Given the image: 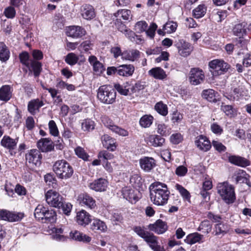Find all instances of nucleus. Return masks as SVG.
Returning <instances> with one entry per match:
<instances>
[{
    "label": "nucleus",
    "instance_id": "1",
    "mask_svg": "<svg viewBox=\"0 0 251 251\" xmlns=\"http://www.w3.org/2000/svg\"><path fill=\"white\" fill-rule=\"evenodd\" d=\"M150 197L153 203L157 205H163L167 203L170 191L165 184L156 182L150 186Z\"/></svg>",
    "mask_w": 251,
    "mask_h": 251
},
{
    "label": "nucleus",
    "instance_id": "2",
    "mask_svg": "<svg viewBox=\"0 0 251 251\" xmlns=\"http://www.w3.org/2000/svg\"><path fill=\"white\" fill-rule=\"evenodd\" d=\"M52 169L57 177L62 179H68L74 174L72 166L65 160L56 161L53 165Z\"/></svg>",
    "mask_w": 251,
    "mask_h": 251
},
{
    "label": "nucleus",
    "instance_id": "3",
    "mask_svg": "<svg viewBox=\"0 0 251 251\" xmlns=\"http://www.w3.org/2000/svg\"><path fill=\"white\" fill-rule=\"evenodd\" d=\"M97 97L101 102L105 104H111L115 101L116 92L111 86L102 85L98 90Z\"/></svg>",
    "mask_w": 251,
    "mask_h": 251
},
{
    "label": "nucleus",
    "instance_id": "4",
    "mask_svg": "<svg viewBox=\"0 0 251 251\" xmlns=\"http://www.w3.org/2000/svg\"><path fill=\"white\" fill-rule=\"evenodd\" d=\"M218 193L228 204L232 203L235 200L234 187L227 182L219 183L217 186Z\"/></svg>",
    "mask_w": 251,
    "mask_h": 251
},
{
    "label": "nucleus",
    "instance_id": "5",
    "mask_svg": "<svg viewBox=\"0 0 251 251\" xmlns=\"http://www.w3.org/2000/svg\"><path fill=\"white\" fill-rule=\"evenodd\" d=\"M210 71L214 76H218L226 73L230 68V65L223 60L214 59L209 63Z\"/></svg>",
    "mask_w": 251,
    "mask_h": 251
},
{
    "label": "nucleus",
    "instance_id": "6",
    "mask_svg": "<svg viewBox=\"0 0 251 251\" xmlns=\"http://www.w3.org/2000/svg\"><path fill=\"white\" fill-rule=\"evenodd\" d=\"M47 202L51 206L57 208L62 205L63 198L57 192L53 191H48L45 195Z\"/></svg>",
    "mask_w": 251,
    "mask_h": 251
},
{
    "label": "nucleus",
    "instance_id": "7",
    "mask_svg": "<svg viewBox=\"0 0 251 251\" xmlns=\"http://www.w3.org/2000/svg\"><path fill=\"white\" fill-rule=\"evenodd\" d=\"M175 46L178 50V54L184 57L189 56L193 50V46L188 42L183 39L176 41Z\"/></svg>",
    "mask_w": 251,
    "mask_h": 251
},
{
    "label": "nucleus",
    "instance_id": "8",
    "mask_svg": "<svg viewBox=\"0 0 251 251\" xmlns=\"http://www.w3.org/2000/svg\"><path fill=\"white\" fill-rule=\"evenodd\" d=\"M42 158L40 151L36 149L31 150L25 154L26 163H28L31 167L40 166Z\"/></svg>",
    "mask_w": 251,
    "mask_h": 251
},
{
    "label": "nucleus",
    "instance_id": "9",
    "mask_svg": "<svg viewBox=\"0 0 251 251\" xmlns=\"http://www.w3.org/2000/svg\"><path fill=\"white\" fill-rule=\"evenodd\" d=\"M204 72L199 68H192L189 73L190 83L193 85H197L201 83L204 81Z\"/></svg>",
    "mask_w": 251,
    "mask_h": 251
},
{
    "label": "nucleus",
    "instance_id": "10",
    "mask_svg": "<svg viewBox=\"0 0 251 251\" xmlns=\"http://www.w3.org/2000/svg\"><path fill=\"white\" fill-rule=\"evenodd\" d=\"M80 14L82 18L87 21H91L96 16L94 7L89 4H84L80 8Z\"/></svg>",
    "mask_w": 251,
    "mask_h": 251
},
{
    "label": "nucleus",
    "instance_id": "11",
    "mask_svg": "<svg viewBox=\"0 0 251 251\" xmlns=\"http://www.w3.org/2000/svg\"><path fill=\"white\" fill-rule=\"evenodd\" d=\"M157 239V237L150 232L144 240L153 251H165L163 247L158 245Z\"/></svg>",
    "mask_w": 251,
    "mask_h": 251
},
{
    "label": "nucleus",
    "instance_id": "12",
    "mask_svg": "<svg viewBox=\"0 0 251 251\" xmlns=\"http://www.w3.org/2000/svg\"><path fill=\"white\" fill-rule=\"evenodd\" d=\"M102 122L105 126L112 132L123 136L128 135V132L126 130L114 125L111 121L107 119V118H103Z\"/></svg>",
    "mask_w": 251,
    "mask_h": 251
},
{
    "label": "nucleus",
    "instance_id": "13",
    "mask_svg": "<svg viewBox=\"0 0 251 251\" xmlns=\"http://www.w3.org/2000/svg\"><path fill=\"white\" fill-rule=\"evenodd\" d=\"M148 228L158 234H161L167 230L168 226L165 222L158 219L154 224L149 225Z\"/></svg>",
    "mask_w": 251,
    "mask_h": 251
},
{
    "label": "nucleus",
    "instance_id": "14",
    "mask_svg": "<svg viewBox=\"0 0 251 251\" xmlns=\"http://www.w3.org/2000/svg\"><path fill=\"white\" fill-rule=\"evenodd\" d=\"M195 143L200 150L203 151H207L211 148L209 140L202 135H200L196 138Z\"/></svg>",
    "mask_w": 251,
    "mask_h": 251
},
{
    "label": "nucleus",
    "instance_id": "15",
    "mask_svg": "<svg viewBox=\"0 0 251 251\" xmlns=\"http://www.w3.org/2000/svg\"><path fill=\"white\" fill-rule=\"evenodd\" d=\"M139 164L144 171L149 172L155 166L156 162L152 157L145 156L140 159Z\"/></svg>",
    "mask_w": 251,
    "mask_h": 251
},
{
    "label": "nucleus",
    "instance_id": "16",
    "mask_svg": "<svg viewBox=\"0 0 251 251\" xmlns=\"http://www.w3.org/2000/svg\"><path fill=\"white\" fill-rule=\"evenodd\" d=\"M77 201L82 206H86L91 209L96 206L95 200L86 193L80 194L78 197Z\"/></svg>",
    "mask_w": 251,
    "mask_h": 251
},
{
    "label": "nucleus",
    "instance_id": "17",
    "mask_svg": "<svg viewBox=\"0 0 251 251\" xmlns=\"http://www.w3.org/2000/svg\"><path fill=\"white\" fill-rule=\"evenodd\" d=\"M37 147L42 152L51 151L54 149L53 142L49 138H42L37 142Z\"/></svg>",
    "mask_w": 251,
    "mask_h": 251
},
{
    "label": "nucleus",
    "instance_id": "18",
    "mask_svg": "<svg viewBox=\"0 0 251 251\" xmlns=\"http://www.w3.org/2000/svg\"><path fill=\"white\" fill-rule=\"evenodd\" d=\"M107 181L102 178H100L90 183L89 187L96 191L102 192L106 190L107 187Z\"/></svg>",
    "mask_w": 251,
    "mask_h": 251
},
{
    "label": "nucleus",
    "instance_id": "19",
    "mask_svg": "<svg viewBox=\"0 0 251 251\" xmlns=\"http://www.w3.org/2000/svg\"><path fill=\"white\" fill-rule=\"evenodd\" d=\"M123 198L131 203H135L138 200V197L135 194V191L130 187H125L122 190Z\"/></svg>",
    "mask_w": 251,
    "mask_h": 251
},
{
    "label": "nucleus",
    "instance_id": "20",
    "mask_svg": "<svg viewBox=\"0 0 251 251\" xmlns=\"http://www.w3.org/2000/svg\"><path fill=\"white\" fill-rule=\"evenodd\" d=\"M91 220L90 215L84 210L77 213L76 221L77 224L82 226L88 225Z\"/></svg>",
    "mask_w": 251,
    "mask_h": 251
},
{
    "label": "nucleus",
    "instance_id": "21",
    "mask_svg": "<svg viewBox=\"0 0 251 251\" xmlns=\"http://www.w3.org/2000/svg\"><path fill=\"white\" fill-rule=\"evenodd\" d=\"M249 176L243 170H239L232 176L236 183H246L251 187V182L249 180Z\"/></svg>",
    "mask_w": 251,
    "mask_h": 251
},
{
    "label": "nucleus",
    "instance_id": "22",
    "mask_svg": "<svg viewBox=\"0 0 251 251\" xmlns=\"http://www.w3.org/2000/svg\"><path fill=\"white\" fill-rule=\"evenodd\" d=\"M67 35L73 38H80L85 34V29L79 26H71L69 27Z\"/></svg>",
    "mask_w": 251,
    "mask_h": 251
},
{
    "label": "nucleus",
    "instance_id": "23",
    "mask_svg": "<svg viewBox=\"0 0 251 251\" xmlns=\"http://www.w3.org/2000/svg\"><path fill=\"white\" fill-rule=\"evenodd\" d=\"M230 229V226L228 224L224 222H220L214 225V232L216 236H223L228 233Z\"/></svg>",
    "mask_w": 251,
    "mask_h": 251
},
{
    "label": "nucleus",
    "instance_id": "24",
    "mask_svg": "<svg viewBox=\"0 0 251 251\" xmlns=\"http://www.w3.org/2000/svg\"><path fill=\"white\" fill-rule=\"evenodd\" d=\"M12 87L9 85H3L0 88V100L8 101L12 96Z\"/></svg>",
    "mask_w": 251,
    "mask_h": 251
},
{
    "label": "nucleus",
    "instance_id": "25",
    "mask_svg": "<svg viewBox=\"0 0 251 251\" xmlns=\"http://www.w3.org/2000/svg\"><path fill=\"white\" fill-rule=\"evenodd\" d=\"M228 161L235 165L245 167L250 165V161L242 157L236 155H231L228 157Z\"/></svg>",
    "mask_w": 251,
    "mask_h": 251
},
{
    "label": "nucleus",
    "instance_id": "26",
    "mask_svg": "<svg viewBox=\"0 0 251 251\" xmlns=\"http://www.w3.org/2000/svg\"><path fill=\"white\" fill-rule=\"evenodd\" d=\"M247 24L245 22L235 24L232 27L233 34L238 37H242L247 34Z\"/></svg>",
    "mask_w": 251,
    "mask_h": 251
},
{
    "label": "nucleus",
    "instance_id": "27",
    "mask_svg": "<svg viewBox=\"0 0 251 251\" xmlns=\"http://www.w3.org/2000/svg\"><path fill=\"white\" fill-rule=\"evenodd\" d=\"M135 70L133 65H122L119 66L118 75L123 76H130L132 75Z\"/></svg>",
    "mask_w": 251,
    "mask_h": 251
},
{
    "label": "nucleus",
    "instance_id": "28",
    "mask_svg": "<svg viewBox=\"0 0 251 251\" xmlns=\"http://www.w3.org/2000/svg\"><path fill=\"white\" fill-rule=\"evenodd\" d=\"M101 141L104 148L111 151H114L116 148L115 139L107 134H104L101 137Z\"/></svg>",
    "mask_w": 251,
    "mask_h": 251
},
{
    "label": "nucleus",
    "instance_id": "29",
    "mask_svg": "<svg viewBox=\"0 0 251 251\" xmlns=\"http://www.w3.org/2000/svg\"><path fill=\"white\" fill-rule=\"evenodd\" d=\"M242 88L240 86L234 88L229 93H226L225 96L231 101H238L243 95Z\"/></svg>",
    "mask_w": 251,
    "mask_h": 251
},
{
    "label": "nucleus",
    "instance_id": "30",
    "mask_svg": "<svg viewBox=\"0 0 251 251\" xmlns=\"http://www.w3.org/2000/svg\"><path fill=\"white\" fill-rule=\"evenodd\" d=\"M30 72H33L35 77H38L42 70V63L38 61L30 60V63L26 66Z\"/></svg>",
    "mask_w": 251,
    "mask_h": 251
},
{
    "label": "nucleus",
    "instance_id": "31",
    "mask_svg": "<svg viewBox=\"0 0 251 251\" xmlns=\"http://www.w3.org/2000/svg\"><path fill=\"white\" fill-rule=\"evenodd\" d=\"M44 105L43 101L38 99H34L29 101L27 105L28 111L32 114L34 115L36 110H39V108Z\"/></svg>",
    "mask_w": 251,
    "mask_h": 251
},
{
    "label": "nucleus",
    "instance_id": "32",
    "mask_svg": "<svg viewBox=\"0 0 251 251\" xmlns=\"http://www.w3.org/2000/svg\"><path fill=\"white\" fill-rule=\"evenodd\" d=\"M70 236L74 240L86 243L90 242L91 240L90 237L77 230L72 231L70 233Z\"/></svg>",
    "mask_w": 251,
    "mask_h": 251
},
{
    "label": "nucleus",
    "instance_id": "33",
    "mask_svg": "<svg viewBox=\"0 0 251 251\" xmlns=\"http://www.w3.org/2000/svg\"><path fill=\"white\" fill-rule=\"evenodd\" d=\"M148 73L150 75L157 79H163L167 76L165 72L160 67L153 68Z\"/></svg>",
    "mask_w": 251,
    "mask_h": 251
},
{
    "label": "nucleus",
    "instance_id": "34",
    "mask_svg": "<svg viewBox=\"0 0 251 251\" xmlns=\"http://www.w3.org/2000/svg\"><path fill=\"white\" fill-rule=\"evenodd\" d=\"M17 143L16 139L7 136H4L1 141V145L9 150H14L16 147Z\"/></svg>",
    "mask_w": 251,
    "mask_h": 251
},
{
    "label": "nucleus",
    "instance_id": "35",
    "mask_svg": "<svg viewBox=\"0 0 251 251\" xmlns=\"http://www.w3.org/2000/svg\"><path fill=\"white\" fill-rule=\"evenodd\" d=\"M10 50L3 42H0V60L6 62L10 57Z\"/></svg>",
    "mask_w": 251,
    "mask_h": 251
},
{
    "label": "nucleus",
    "instance_id": "36",
    "mask_svg": "<svg viewBox=\"0 0 251 251\" xmlns=\"http://www.w3.org/2000/svg\"><path fill=\"white\" fill-rule=\"evenodd\" d=\"M115 90H116L120 94L127 96L131 94L130 93V84L126 82L124 85L115 84L114 85Z\"/></svg>",
    "mask_w": 251,
    "mask_h": 251
},
{
    "label": "nucleus",
    "instance_id": "37",
    "mask_svg": "<svg viewBox=\"0 0 251 251\" xmlns=\"http://www.w3.org/2000/svg\"><path fill=\"white\" fill-rule=\"evenodd\" d=\"M91 228L94 231L100 230L103 232L107 229L105 224L99 219H94L91 225Z\"/></svg>",
    "mask_w": 251,
    "mask_h": 251
},
{
    "label": "nucleus",
    "instance_id": "38",
    "mask_svg": "<svg viewBox=\"0 0 251 251\" xmlns=\"http://www.w3.org/2000/svg\"><path fill=\"white\" fill-rule=\"evenodd\" d=\"M149 139L151 145L155 147H161L165 143V139L159 135H151Z\"/></svg>",
    "mask_w": 251,
    "mask_h": 251
},
{
    "label": "nucleus",
    "instance_id": "39",
    "mask_svg": "<svg viewBox=\"0 0 251 251\" xmlns=\"http://www.w3.org/2000/svg\"><path fill=\"white\" fill-rule=\"evenodd\" d=\"M203 235L198 233H194L189 234L184 240L185 243L192 245L197 242H199L202 238Z\"/></svg>",
    "mask_w": 251,
    "mask_h": 251
},
{
    "label": "nucleus",
    "instance_id": "40",
    "mask_svg": "<svg viewBox=\"0 0 251 251\" xmlns=\"http://www.w3.org/2000/svg\"><path fill=\"white\" fill-rule=\"evenodd\" d=\"M56 214L55 211L53 209L49 210L48 208L45 214V218H43L44 223H53L56 221Z\"/></svg>",
    "mask_w": 251,
    "mask_h": 251
},
{
    "label": "nucleus",
    "instance_id": "41",
    "mask_svg": "<svg viewBox=\"0 0 251 251\" xmlns=\"http://www.w3.org/2000/svg\"><path fill=\"white\" fill-rule=\"evenodd\" d=\"M216 94L214 90L209 89L203 91L202 97L210 102H216L217 100Z\"/></svg>",
    "mask_w": 251,
    "mask_h": 251
},
{
    "label": "nucleus",
    "instance_id": "42",
    "mask_svg": "<svg viewBox=\"0 0 251 251\" xmlns=\"http://www.w3.org/2000/svg\"><path fill=\"white\" fill-rule=\"evenodd\" d=\"M47 208L45 207L42 204H38L34 210V217L39 221H43V218H45V214L47 211Z\"/></svg>",
    "mask_w": 251,
    "mask_h": 251
},
{
    "label": "nucleus",
    "instance_id": "43",
    "mask_svg": "<svg viewBox=\"0 0 251 251\" xmlns=\"http://www.w3.org/2000/svg\"><path fill=\"white\" fill-rule=\"evenodd\" d=\"M153 117L150 115H145L139 121L140 126L144 128L150 127L152 123Z\"/></svg>",
    "mask_w": 251,
    "mask_h": 251
},
{
    "label": "nucleus",
    "instance_id": "44",
    "mask_svg": "<svg viewBox=\"0 0 251 251\" xmlns=\"http://www.w3.org/2000/svg\"><path fill=\"white\" fill-rule=\"evenodd\" d=\"M115 17H120L124 20H129L132 18L130 10L127 9H121L117 11L114 14Z\"/></svg>",
    "mask_w": 251,
    "mask_h": 251
},
{
    "label": "nucleus",
    "instance_id": "45",
    "mask_svg": "<svg viewBox=\"0 0 251 251\" xmlns=\"http://www.w3.org/2000/svg\"><path fill=\"white\" fill-rule=\"evenodd\" d=\"M124 57L127 60L134 61L139 57L140 52L136 50H132L123 53Z\"/></svg>",
    "mask_w": 251,
    "mask_h": 251
},
{
    "label": "nucleus",
    "instance_id": "46",
    "mask_svg": "<svg viewBox=\"0 0 251 251\" xmlns=\"http://www.w3.org/2000/svg\"><path fill=\"white\" fill-rule=\"evenodd\" d=\"M206 11V8L204 5H199L193 11V16L197 19L202 17Z\"/></svg>",
    "mask_w": 251,
    "mask_h": 251
},
{
    "label": "nucleus",
    "instance_id": "47",
    "mask_svg": "<svg viewBox=\"0 0 251 251\" xmlns=\"http://www.w3.org/2000/svg\"><path fill=\"white\" fill-rule=\"evenodd\" d=\"M211 228L212 225L210 224L209 221L208 220H204L201 223L198 230L199 231L201 230L204 234H207L211 231Z\"/></svg>",
    "mask_w": 251,
    "mask_h": 251
},
{
    "label": "nucleus",
    "instance_id": "48",
    "mask_svg": "<svg viewBox=\"0 0 251 251\" xmlns=\"http://www.w3.org/2000/svg\"><path fill=\"white\" fill-rule=\"evenodd\" d=\"M75 152L79 158L82 159L84 161L88 160L89 156L83 148L79 146L77 147L75 149Z\"/></svg>",
    "mask_w": 251,
    "mask_h": 251
},
{
    "label": "nucleus",
    "instance_id": "49",
    "mask_svg": "<svg viewBox=\"0 0 251 251\" xmlns=\"http://www.w3.org/2000/svg\"><path fill=\"white\" fill-rule=\"evenodd\" d=\"M155 110L163 116H166L168 114V108L166 104L162 102L157 103L154 107Z\"/></svg>",
    "mask_w": 251,
    "mask_h": 251
},
{
    "label": "nucleus",
    "instance_id": "50",
    "mask_svg": "<svg viewBox=\"0 0 251 251\" xmlns=\"http://www.w3.org/2000/svg\"><path fill=\"white\" fill-rule=\"evenodd\" d=\"M61 205H59V207L57 208L59 210L61 209L62 213L64 214L69 215L72 209V205L70 203L65 202L64 200L62 201V204Z\"/></svg>",
    "mask_w": 251,
    "mask_h": 251
},
{
    "label": "nucleus",
    "instance_id": "51",
    "mask_svg": "<svg viewBox=\"0 0 251 251\" xmlns=\"http://www.w3.org/2000/svg\"><path fill=\"white\" fill-rule=\"evenodd\" d=\"M78 60V57L73 52L68 53L65 58V62L71 66L75 65L77 62Z\"/></svg>",
    "mask_w": 251,
    "mask_h": 251
},
{
    "label": "nucleus",
    "instance_id": "52",
    "mask_svg": "<svg viewBox=\"0 0 251 251\" xmlns=\"http://www.w3.org/2000/svg\"><path fill=\"white\" fill-rule=\"evenodd\" d=\"M82 129L84 131H90L94 129V122L90 119H85L81 124Z\"/></svg>",
    "mask_w": 251,
    "mask_h": 251
},
{
    "label": "nucleus",
    "instance_id": "53",
    "mask_svg": "<svg viewBox=\"0 0 251 251\" xmlns=\"http://www.w3.org/2000/svg\"><path fill=\"white\" fill-rule=\"evenodd\" d=\"M177 26L176 23L170 21L163 25V29L166 30L168 33H172L176 31Z\"/></svg>",
    "mask_w": 251,
    "mask_h": 251
},
{
    "label": "nucleus",
    "instance_id": "54",
    "mask_svg": "<svg viewBox=\"0 0 251 251\" xmlns=\"http://www.w3.org/2000/svg\"><path fill=\"white\" fill-rule=\"evenodd\" d=\"M176 189L179 192L180 194L184 199L187 201L190 200V194L186 189L179 184H176Z\"/></svg>",
    "mask_w": 251,
    "mask_h": 251
},
{
    "label": "nucleus",
    "instance_id": "55",
    "mask_svg": "<svg viewBox=\"0 0 251 251\" xmlns=\"http://www.w3.org/2000/svg\"><path fill=\"white\" fill-rule=\"evenodd\" d=\"M49 128L50 133L54 136H57L58 135L59 131L57 126L55 122L53 120H51L49 123Z\"/></svg>",
    "mask_w": 251,
    "mask_h": 251
},
{
    "label": "nucleus",
    "instance_id": "56",
    "mask_svg": "<svg viewBox=\"0 0 251 251\" xmlns=\"http://www.w3.org/2000/svg\"><path fill=\"white\" fill-rule=\"evenodd\" d=\"M99 159H101L102 161H107L108 160L113 158V155L106 151H101L98 154Z\"/></svg>",
    "mask_w": 251,
    "mask_h": 251
},
{
    "label": "nucleus",
    "instance_id": "57",
    "mask_svg": "<svg viewBox=\"0 0 251 251\" xmlns=\"http://www.w3.org/2000/svg\"><path fill=\"white\" fill-rule=\"evenodd\" d=\"M10 216L9 217V222H17L21 220L24 217L23 213L10 212Z\"/></svg>",
    "mask_w": 251,
    "mask_h": 251
},
{
    "label": "nucleus",
    "instance_id": "58",
    "mask_svg": "<svg viewBox=\"0 0 251 251\" xmlns=\"http://www.w3.org/2000/svg\"><path fill=\"white\" fill-rule=\"evenodd\" d=\"M29 54L26 51L23 52L19 55V58L21 62L25 66H28L30 63V60L29 59Z\"/></svg>",
    "mask_w": 251,
    "mask_h": 251
},
{
    "label": "nucleus",
    "instance_id": "59",
    "mask_svg": "<svg viewBox=\"0 0 251 251\" xmlns=\"http://www.w3.org/2000/svg\"><path fill=\"white\" fill-rule=\"evenodd\" d=\"M133 231L140 237L142 238L143 239H145V238L147 236L148 234L150 233L149 232L146 231L141 227V226H137L133 227Z\"/></svg>",
    "mask_w": 251,
    "mask_h": 251
},
{
    "label": "nucleus",
    "instance_id": "60",
    "mask_svg": "<svg viewBox=\"0 0 251 251\" xmlns=\"http://www.w3.org/2000/svg\"><path fill=\"white\" fill-rule=\"evenodd\" d=\"M221 109L228 116L232 117L233 116V109L230 105L222 104L221 106Z\"/></svg>",
    "mask_w": 251,
    "mask_h": 251
},
{
    "label": "nucleus",
    "instance_id": "61",
    "mask_svg": "<svg viewBox=\"0 0 251 251\" xmlns=\"http://www.w3.org/2000/svg\"><path fill=\"white\" fill-rule=\"evenodd\" d=\"M144 85L142 84L141 82H137L133 85H131L130 84V93L133 94L136 93L140 90L144 89Z\"/></svg>",
    "mask_w": 251,
    "mask_h": 251
},
{
    "label": "nucleus",
    "instance_id": "62",
    "mask_svg": "<svg viewBox=\"0 0 251 251\" xmlns=\"http://www.w3.org/2000/svg\"><path fill=\"white\" fill-rule=\"evenodd\" d=\"M157 28V25L155 23H152L150 25L149 28L146 31L147 35L151 38L153 39L154 36L155 32Z\"/></svg>",
    "mask_w": 251,
    "mask_h": 251
},
{
    "label": "nucleus",
    "instance_id": "63",
    "mask_svg": "<svg viewBox=\"0 0 251 251\" xmlns=\"http://www.w3.org/2000/svg\"><path fill=\"white\" fill-rule=\"evenodd\" d=\"M4 13L5 16L8 18H13L16 15L15 9L12 6H9L5 8Z\"/></svg>",
    "mask_w": 251,
    "mask_h": 251
},
{
    "label": "nucleus",
    "instance_id": "64",
    "mask_svg": "<svg viewBox=\"0 0 251 251\" xmlns=\"http://www.w3.org/2000/svg\"><path fill=\"white\" fill-rule=\"evenodd\" d=\"M187 171L188 169L186 167L181 165L176 168L175 173L179 176H183L187 174Z\"/></svg>",
    "mask_w": 251,
    "mask_h": 251
}]
</instances>
